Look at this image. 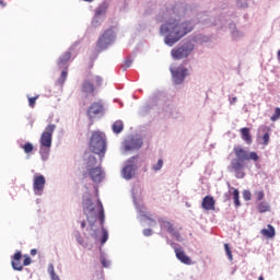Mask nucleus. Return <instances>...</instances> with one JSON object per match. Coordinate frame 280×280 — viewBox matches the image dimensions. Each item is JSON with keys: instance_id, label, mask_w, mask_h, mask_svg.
Returning a JSON list of instances; mask_svg holds the SVG:
<instances>
[{"instance_id": "1", "label": "nucleus", "mask_w": 280, "mask_h": 280, "mask_svg": "<svg viewBox=\"0 0 280 280\" xmlns=\"http://www.w3.org/2000/svg\"><path fill=\"white\" fill-rule=\"evenodd\" d=\"M189 12L191 4L177 3L171 8H162L158 13V23H163L160 26V36L164 37L167 47H174L178 40L194 32V22L182 20L189 15Z\"/></svg>"}, {"instance_id": "2", "label": "nucleus", "mask_w": 280, "mask_h": 280, "mask_svg": "<svg viewBox=\"0 0 280 280\" xmlns=\"http://www.w3.org/2000/svg\"><path fill=\"white\" fill-rule=\"evenodd\" d=\"M82 205L84 215H86L88 222L90 224L86 231L94 240H100V233H103L101 237V244L102 246H104L105 242H108V231L104 229L105 215L104 206L102 205V201L98 198L93 199L90 195H84ZM97 220H100L102 231L95 224Z\"/></svg>"}, {"instance_id": "3", "label": "nucleus", "mask_w": 280, "mask_h": 280, "mask_svg": "<svg viewBox=\"0 0 280 280\" xmlns=\"http://www.w3.org/2000/svg\"><path fill=\"white\" fill-rule=\"evenodd\" d=\"M234 154L236 158L231 161V168L235 173L236 178H244V176H246V173H244V167H246V164H244V162L254 161L257 163V161H259V155L257 152L246 151L242 147H235Z\"/></svg>"}, {"instance_id": "4", "label": "nucleus", "mask_w": 280, "mask_h": 280, "mask_svg": "<svg viewBox=\"0 0 280 280\" xmlns=\"http://www.w3.org/2000/svg\"><path fill=\"white\" fill-rule=\"evenodd\" d=\"M54 132H56V125H48L39 138V154L42 161H49V153L51 152V143L54 141Z\"/></svg>"}, {"instance_id": "5", "label": "nucleus", "mask_w": 280, "mask_h": 280, "mask_svg": "<svg viewBox=\"0 0 280 280\" xmlns=\"http://www.w3.org/2000/svg\"><path fill=\"white\" fill-rule=\"evenodd\" d=\"M103 84L104 78L102 75L89 72L83 80L81 91L85 93V95H93Z\"/></svg>"}, {"instance_id": "6", "label": "nucleus", "mask_w": 280, "mask_h": 280, "mask_svg": "<svg viewBox=\"0 0 280 280\" xmlns=\"http://www.w3.org/2000/svg\"><path fill=\"white\" fill-rule=\"evenodd\" d=\"M90 150L93 154H98L100 160L104 159L107 150L106 135L102 131H95L92 133L90 140Z\"/></svg>"}, {"instance_id": "7", "label": "nucleus", "mask_w": 280, "mask_h": 280, "mask_svg": "<svg viewBox=\"0 0 280 280\" xmlns=\"http://www.w3.org/2000/svg\"><path fill=\"white\" fill-rule=\"evenodd\" d=\"M195 46L191 42H186L182 46L172 49L171 56L174 60H183V58H187L191 51H194Z\"/></svg>"}, {"instance_id": "8", "label": "nucleus", "mask_w": 280, "mask_h": 280, "mask_svg": "<svg viewBox=\"0 0 280 280\" xmlns=\"http://www.w3.org/2000/svg\"><path fill=\"white\" fill-rule=\"evenodd\" d=\"M143 148V139L139 136H131L122 142L121 152H132L135 150H141Z\"/></svg>"}, {"instance_id": "9", "label": "nucleus", "mask_w": 280, "mask_h": 280, "mask_svg": "<svg viewBox=\"0 0 280 280\" xmlns=\"http://www.w3.org/2000/svg\"><path fill=\"white\" fill-rule=\"evenodd\" d=\"M116 38L117 35L115 34V31H113V28H109L105 31L104 34L98 38L97 47L100 49H108L109 45H113Z\"/></svg>"}, {"instance_id": "10", "label": "nucleus", "mask_w": 280, "mask_h": 280, "mask_svg": "<svg viewBox=\"0 0 280 280\" xmlns=\"http://www.w3.org/2000/svg\"><path fill=\"white\" fill-rule=\"evenodd\" d=\"M158 222L161 226V231H165L166 233H170V235L174 237L177 242H183V236H180V233H178V231L174 229V224H172V222L163 218H159Z\"/></svg>"}, {"instance_id": "11", "label": "nucleus", "mask_w": 280, "mask_h": 280, "mask_svg": "<svg viewBox=\"0 0 280 280\" xmlns=\"http://www.w3.org/2000/svg\"><path fill=\"white\" fill-rule=\"evenodd\" d=\"M171 73L174 84H183V82H185V78L189 75V70L185 68V66L172 67Z\"/></svg>"}, {"instance_id": "12", "label": "nucleus", "mask_w": 280, "mask_h": 280, "mask_svg": "<svg viewBox=\"0 0 280 280\" xmlns=\"http://www.w3.org/2000/svg\"><path fill=\"white\" fill-rule=\"evenodd\" d=\"M47 179L43 175H34L33 177V191L35 196H43Z\"/></svg>"}, {"instance_id": "13", "label": "nucleus", "mask_w": 280, "mask_h": 280, "mask_svg": "<svg viewBox=\"0 0 280 280\" xmlns=\"http://www.w3.org/2000/svg\"><path fill=\"white\" fill-rule=\"evenodd\" d=\"M88 176L93 180L96 185L102 183L106 178V173L104 170L100 166H96L95 168H89Z\"/></svg>"}, {"instance_id": "14", "label": "nucleus", "mask_w": 280, "mask_h": 280, "mask_svg": "<svg viewBox=\"0 0 280 280\" xmlns=\"http://www.w3.org/2000/svg\"><path fill=\"white\" fill-rule=\"evenodd\" d=\"M132 200H133V203L136 206L138 213H140V215L142 218H145V220H148V224L150 226H156V221L153 220L152 218H150V215H148V212H145V207H143V206L139 205V202H137V197L135 196V192H132Z\"/></svg>"}, {"instance_id": "15", "label": "nucleus", "mask_w": 280, "mask_h": 280, "mask_svg": "<svg viewBox=\"0 0 280 280\" xmlns=\"http://www.w3.org/2000/svg\"><path fill=\"white\" fill-rule=\"evenodd\" d=\"M228 27H229V32H230L232 40H235V42L242 40V38H244V36H246V34L243 33L242 30H238L237 26L235 25V23H233V22H229Z\"/></svg>"}, {"instance_id": "16", "label": "nucleus", "mask_w": 280, "mask_h": 280, "mask_svg": "<svg viewBox=\"0 0 280 280\" xmlns=\"http://www.w3.org/2000/svg\"><path fill=\"white\" fill-rule=\"evenodd\" d=\"M23 259V254L21 250H16L13 256H11V266L13 270H16L18 272L23 271V264H21V260Z\"/></svg>"}, {"instance_id": "17", "label": "nucleus", "mask_w": 280, "mask_h": 280, "mask_svg": "<svg viewBox=\"0 0 280 280\" xmlns=\"http://www.w3.org/2000/svg\"><path fill=\"white\" fill-rule=\"evenodd\" d=\"M102 113H104V105L100 102L93 103L88 110V115L91 118L102 115Z\"/></svg>"}, {"instance_id": "18", "label": "nucleus", "mask_w": 280, "mask_h": 280, "mask_svg": "<svg viewBox=\"0 0 280 280\" xmlns=\"http://www.w3.org/2000/svg\"><path fill=\"white\" fill-rule=\"evenodd\" d=\"M175 255L182 264H185L186 266H191V258H189V256L185 254V250H183V248H175Z\"/></svg>"}, {"instance_id": "19", "label": "nucleus", "mask_w": 280, "mask_h": 280, "mask_svg": "<svg viewBox=\"0 0 280 280\" xmlns=\"http://www.w3.org/2000/svg\"><path fill=\"white\" fill-rule=\"evenodd\" d=\"M201 207L206 211H213L215 209V199L211 196H206L202 200Z\"/></svg>"}, {"instance_id": "20", "label": "nucleus", "mask_w": 280, "mask_h": 280, "mask_svg": "<svg viewBox=\"0 0 280 280\" xmlns=\"http://www.w3.org/2000/svg\"><path fill=\"white\" fill-rule=\"evenodd\" d=\"M69 60H71V51H66L62 56L59 57L57 62L59 69H67L69 67Z\"/></svg>"}, {"instance_id": "21", "label": "nucleus", "mask_w": 280, "mask_h": 280, "mask_svg": "<svg viewBox=\"0 0 280 280\" xmlns=\"http://www.w3.org/2000/svg\"><path fill=\"white\" fill-rule=\"evenodd\" d=\"M121 176L125 178V180H131V178L135 176V165H126L121 171Z\"/></svg>"}, {"instance_id": "22", "label": "nucleus", "mask_w": 280, "mask_h": 280, "mask_svg": "<svg viewBox=\"0 0 280 280\" xmlns=\"http://www.w3.org/2000/svg\"><path fill=\"white\" fill-rule=\"evenodd\" d=\"M73 237L75 240V242L82 246V248H89V242H86L83 237H82V233H80V231H74L73 232Z\"/></svg>"}, {"instance_id": "23", "label": "nucleus", "mask_w": 280, "mask_h": 280, "mask_svg": "<svg viewBox=\"0 0 280 280\" xmlns=\"http://www.w3.org/2000/svg\"><path fill=\"white\" fill-rule=\"evenodd\" d=\"M106 10H108V3L103 2L98 5V8L95 10L96 19H104L106 16Z\"/></svg>"}, {"instance_id": "24", "label": "nucleus", "mask_w": 280, "mask_h": 280, "mask_svg": "<svg viewBox=\"0 0 280 280\" xmlns=\"http://www.w3.org/2000/svg\"><path fill=\"white\" fill-rule=\"evenodd\" d=\"M241 135H242V139L243 141H245V143H247L248 145H250L253 143V138L250 137V129L244 127L241 129Z\"/></svg>"}, {"instance_id": "25", "label": "nucleus", "mask_w": 280, "mask_h": 280, "mask_svg": "<svg viewBox=\"0 0 280 280\" xmlns=\"http://www.w3.org/2000/svg\"><path fill=\"white\" fill-rule=\"evenodd\" d=\"M95 167H100V163H97V159L95 155H89L88 162H86V172L89 170H95Z\"/></svg>"}, {"instance_id": "26", "label": "nucleus", "mask_w": 280, "mask_h": 280, "mask_svg": "<svg viewBox=\"0 0 280 280\" xmlns=\"http://www.w3.org/2000/svg\"><path fill=\"white\" fill-rule=\"evenodd\" d=\"M254 0H235V5L238 10H248Z\"/></svg>"}, {"instance_id": "27", "label": "nucleus", "mask_w": 280, "mask_h": 280, "mask_svg": "<svg viewBox=\"0 0 280 280\" xmlns=\"http://www.w3.org/2000/svg\"><path fill=\"white\" fill-rule=\"evenodd\" d=\"M112 130L114 135H120V132H124V121L121 120H116L112 125Z\"/></svg>"}, {"instance_id": "28", "label": "nucleus", "mask_w": 280, "mask_h": 280, "mask_svg": "<svg viewBox=\"0 0 280 280\" xmlns=\"http://www.w3.org/2000/svg\"><path fill=\"white\" fill-rule=\"evenodd\" d=\"M261 235H264L265 237H275L276 232H275V226L268 224V229H262L260 231Z\"/></svg>"}, {"instance_id": "29", "label": "nucleus", "mask_w": 280, "mask_h": 280, "mask_svg": "<svg viewBox=\"0 0 280 280\" xmlns=\"http://www.w3.org/2000/svg\"><path fill=\"white\" fill-rule=\"evenodd\" d=\"M257 209H258L259 213H267V211H270V205L266 201H260L257 205Z\"/></svg>"}, {"instance_id": "30", "label": "nucleus", "mask_w": 280, "mask_h": 280, "mask_svg": "<svg viewBox=\"0 0 280 280\" xmlns=\"http://www.w3.org/2000/svg\"><path fill=\"white\" fill-rule=\"evenodd\" d=\"M233 189V200L235 207H242V203L240 202V190L232 188Z\"/></svg>"}, {"instance_id": "31", "label": "nucleus", "mask_w": 280, "mask_h": 280, "mask_svg": "<svg viewBox=\"0 0 280 280\" xmlns=\"http://www.w3.org/2000/svg\"><path fill=\"white\" fill-rule=\"evenodd\" d=\"M199 23L202 25H211V19H209V15L207 13L201 14V16L198 18Z\"/></svg>"}, {"instance_id": "32", "label": "nucleus", "mask_w": 280, "mask_h": 280, "mask_svg": "<svg viewBox=\"0 0 280 280\" xmlns=\"http://www.w3.org/2000/svg\"><path fill=\"white\" fill-rule=\"evenodd\" d=\"M103 21H104V18H101V16L97 18V14H95L92 20L93 27H100V25H102Z\"/></svg>"}, {"instance_id": "33", "label": "nucleus", "mask_w": 280, "mask_h": 280, "mask_svg": "<svg viewBox=\"0 0 280 280\" xmlns=\"http://www.w3.org/2000/svg\"><path fill=\"white\" fill-rule=\"evenodd\" d=\"M153 172H161L163 170V159L158 160L156 164L152 165Z\"/></svg>"}, {"instance_id": "34", "label": "nucleus", "mask_w": 280, "mask_h": 280, "mask_svg": "<svg viewBox=\"0 0 280 280\" xmlns=\"http://www.w3.org/2000/svg\"><path fill=\"white\" fill-rule=\"evenodd\" d=\"M22 149L24 150L25 154H30V152H33L34 150V144H32V142H27L22 145Z\"/></svg>"}, {"instance_id": "35", "label": "nucleus", "mask_w": 280, "mask_h": 280, "mask_svg": "<svg viewBox=\"0 0 280 280\" xmlns=\"http://www.w3.org/2000/svg\"><path fill=\"white\" fill-rule=\"evenodd\" d=\"M225 254L228 255V259L230 261H233V252H231V246H229V243L224 244Z\"/></svg>"}, {"instance_id": "36", "label": "nucleus", "mask_w": 280, "mask_h": 280, "mask_svg": "<svg viewBox=\"0 0 280 280\" xmlns=\"http://www.w3.org/2000/svg\"><path fill=\"white\" fill-rule=\"evenodd\" d=\"M101 264L103 268H110V260L106 259L104 254H101Z\"/></svg>"}, {"instance_id": "37", "label": "nucleus", "mask_w": 280, "mask_h": 280, "mask_svg": "<svg viewBox=\"0 0 280 280\" xmlns=\"http://www.w3.org/2000/svg\"><path fill=\"white\" fill-rule=\"evenodd\" d=\"M67 75H68L67 70H63L61 72L59 80H57V84H65V82H67Z\"/></svg>"}, {"instance_id": "38", "label": "nucleus", "mask_w": 280, "mask_h": 280, "mask_svg": "<svg viewBox=\"0 0 280 280\" xmlns=\"http://www.w3.org/2000/svg\"><path fill=\"white\" fill-rule=\"evenodd\" d=\"M279 118H280V107H277L270 119L271 121H278Z\"/></svg>"}, {"instance_id": "39", "label": "nucleus", "mask_w": 280, "mask_h": 280, "mask_svg": "<svg viewBox=\"0 0 280 280\" xmlns=\"http://www.w3.org/2000/svg\"><path fill=\"white\" fill-rule=\"evenodd\" d=\"M213 25H215L217 27H224L226 25V20H217L213 22Z\"/></svg>"}, {"instance_id": "40", "label": "nucleus", "mask_w": 280, "mask_h": 280, "mask_svg": "<svg viewBox=\"0 0 280 280\" xmlns=\"http://www.w3.org/2000/svg\"><path fill=\"white\" fill-rule=\"evenodd\" d=\"M243 198H244V200H246V202H248V200H250L253 198V194H250V190H244Z\"/></svg>"}, {"instance_id": "41", "label": "nucleus", "mask_w": 280, "mask_h": 280, "mask_svg": "<svg viewBox=\"0 0 280 280\" xmlns=\"http://www.w3.org/2000/svg\"><path fill=\"white\" fill-rule=\"evenodd\" d=\"M262 145H268V143H270V133L269 132H266L264 136H262Z\"/></svg>"}, {"instance_id": "42", "label": "nucleus", "mask_w": 280, "mask_h": 280, "mask_svg": "<svg viewBox=\"0 0 280 280\" xmlns=\"http://www.w3.org/2000/svg\"><path fill=\"white\" fill-rule=\"evenodd\" d=\"M130 67H132V59H126L125 63L122 65L124 71H126V69H130Z\"/></svg>"}, {"instance_id": "43", "label": "nucleus", "mask_w": 280, "mask_h": 280, "mask_svg": "<svg viewBox=\"0 0 280 280\" xmlns=\"http://www.w3.org/2000/svg\"><path fill=\"white\" fill-rule=\"evenodd\" d=\"M265 194L262 190L260 191H256V200L257 202H261V200H264Z\"/></svg>"}, {"instance_id": "44", "label": "nucleus", "mask_w": 280, "mask_h": 280, "mask_svg": "<svg viewBox=\"0 0 280 280\" xmlns=\"http://www.w3.org/2000/svg\"><path fill=\"white\" fill-rule=\"evenodd\" d=\"M47 272H48L49 277H51L52 275H56V269H54V264L50 262L48 265Z\"/></svg>"}, {"instance_id": "45", "label": "nucleus", "mask_w": 280, "mask_h": 280, "mask_svg": "<svg viewBox=\"0 0 280 280\" xmlns=\"http://www.w3.org/2000/svg\"><path fill=\"white\" fill-rule=\"evenodd\" d=\"M32 264V258L28 255H24V260L22 266H30Z\"/></svg>"}, {"instance_id": "46", "label": "nucleus", "mask_w": 280, "mask_h": 280, "mask_svg": "<svg viewBox=\"0 0 280 280\" xmlns=\"http://www.w3.org/2000/svg\"><path fill=\"white\" fill-rule=\"evenodd\" d=\"M36 100H38V96L28 98V106H31V108H34V104H36Z\"/></svg>"}, {"instance_id": "47", "label": "nucleus", "mask_w": 280, "mask_h": 280, "mask_svg": "<svg viewBox=\"0 0 280 280\" xmlns=\"http://www.w3.org/2000/svg\"><path fill=\"white\" fill-rule=\"evenodd\" d=\"M152 235V229H144L143 230V236L150 237Z\"/></svg>"}, {"instance_id": "48", "label": "nucleus", "mask_w": 280, "mask_h": 280, "mask_svg": "<svg viewBox=\"0 0 280 280\" xmlns=\"http://www.w3.org/2000/svg\"><path fill=\"white\" fill-rule=\"evenodd\" d=\"M229 102H230V104L231 105H233V104H236V102H237V96H234V97H229Z\"/></svg>"}, {"instance_id": "49", "label": "nucleus", "mask_w": 280, "mask_h": 280, "mask_svg": "<svg viewBox=\"0 0 280 280\" xmlns=\"http://www.w3.org/2000/svg\"><path fill=\"white\" fill-rule=\"evenodd\" d=\"M50 280H60V276L57 273H52V276H50Z\"/></svg>"}, {"instance_id": "50", "label": "nucleus", "mask_w": 280, "mask_h": 280, "mask_svg": "<svg viewBox=\"0 0 280 280\" xmlns=\"http://www.w3.org/2000/svg\"><path fill=\"white\" fill-rule=\"evenodd\" d=\"M86 228V221H81V229H85Z\"/></svg>"}, {"instance_id": "51", "label": "nucleus", "mask_w": 280, "mask_h": 280, "mask_svg": "<svg viewBox=\"0 0 280 280\" xmlns=\"http://www.w3.org/2000/svg\"><path fill=\"white\" fill-rule=\"evenodd\" d=\"M38 250L36 249H31V255L34 256V255H37Z\"/></svg>"}, {"instance_id": "52", "label": "nucleus", "mask_w": 280, "mask_h": 280, "mask_svg": "<svg viewBox=\"0 0 280 280\" xmlns=\"http://www.w3.org/2000/svg\"><path fill=\"white\" fill-rule=\"evenodd\" d=\"M135 159H139V156H132L128 160L129 163H132V161H135Z\"/></svg>"}, {"instance_id": "53", "label": "nucleus", "mask_w": 280, "mask_h": 280, "mask_svg": "<svg viewBox=\"0 0 280 280\" xmlns=\"http://www.w3.org/2000/svg\"><path fill=\"white\" fill-rule=\"evenodd\" d=\"M0 5H2V8H5V2H3V0H0Z\"/></svg>"}, {"instance_id": "54", "label": "nucleus", "mask_w": 280, "mask_h": 280, "mask_svg": "<svg viewBox=\"0 0 280 280\" xmlns=\"http://www.w3.org/2000/svg\"><path fill=\"white\" fill-rule=\"evenodd\" d=\"M277 58H278V60H279V62H280V49H279L278 52H277Z\"/></svg>"}, {"instance_id": "55", "label": "nucleus", "mask_w": 280, "mask_h": 280, "mask_svg": "<svg viewBox=\"0 0 280 280\" xmlns=\"http://www.w3.org/2000/svg\"><path fill=\"white\" fill-rule=\"evenodd\" d=\"M83 1H86L88 3H92L93 0H83Z\"/></svg>"}, {"instance_id": "56", "label": "nucleus", "mask_w": 280, "mask_h": 280, "mask_svg": "<svg viewBox=\"0 0 280 280\" xmlns=\"http://www.w3.org/2000/svg\"><path fill=\"white\" fill-rule=\"evenodd\" d=\"M258 280H264V277H262V276H260V277L258 278Z\"/></svg>"}, {"instance_id": "57", "label": "nucleus", "mask_w": 280, "mask_h": 280, "mask_svg": "<svg viewBox=\"0 0 280 280\" xmlns=\"http://www.w3.org/2000/svg\"><path fill=\"white\" fill-rule=\"evenodd\" d=\"M100 280H104L103 278H100Z\"/></svg>"}]
</instances>
